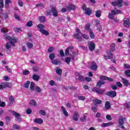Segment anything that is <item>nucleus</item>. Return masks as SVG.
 <instances>
[{
  "mask_svg": "<svg viewBox=\"0 0 130 130\" xmlns=\"http://www.w3.org/2000/svg\"><path fill=\"white\" fill-rule=\"evenodd\" d=\"M38 28H39L40 32H41L44 35H45L46 36H48V35H49V32L44 29V28H45L44 25L40 23L38 25Z\"/></svg>",
  "mask_w": 130,
  "mask_h": 130,
  "instance_id": "obj_1",
  "label": "nucleus"
},
{
  "mask_svg": "<svg viewBox=\"0 0 130 130\" xmlns=\"http://www.w3.org/2000/svg\"><path fill=\"white\" fill-rule=\"evenodd\" d=\"M124 121H126V118L125 117H121L118 119V127L120 128H122V129H124V126H123V123H124Z\"/></svg>",
  "mask_w": 130,
  "mask_h": 130,
  "instance_id": "obj_2",
  "label": "nucleus"
},
{
  "mask_svg": "<svg viewBox=\"0 0 130 130\" xmlns=\"http://www.w3.org/2000/svg\"><path fill=\"white\" fill-rule=\"evenodd\" d=\"M118 14H121V11L120 10H111V13H109L108 18L109 19H113V15H118Z\"/></svg>",
  "mask_w": 130,
  "mask_h": 130,
  "instance_id": "obj_3",
  "label": "nucleus"
},
{
  "mask_svg": "<svg viewBox=\"0 0 130 130\" xmlns=\"http://www.w3.org/2000/svg\"><path fill=\"white\" fill-rule=\"evenodd\" d=\"M76 30H77L78 33L75 34V35H74L73 36H74V38L78 39V40H79V41H82V40L83 39V37L80 35V34H81V31L80 30V29H79L78 28H77Z\"/></svg>",
  "mask_w": 130,
  "mask_h": 130,
  "instance_id": "obj_4",
  "label": "nucleus"
},
{
  "mask_svg": "<svg viewBox=\"0 0 130 130\" xmlns=\"http://www.w3.org/2000/svg\"><path fill=\"white\" fill-rule=\"evenodd\" d=\"M106 95H107V96H109V97H111V98H114V97H116L117 93L116 91L114 90H111L107 92L106 93Z\"/></svg>",
  "mask_w": 130,
  "mask_h": 130,
  "instance_id": "obj_5",
  "label": "nucleus"
},
{
  "mask_svg": "<svg viewBox=\"0 0 130 130\" xmlns=\"http://www.w3.org/2000/svg\"><path fill=\"white\" fill-rule=\"evenodd\" d=\"M122 0H117V1L112 2V5L114 7L118 6L119 8H121V7H122Z\"/></svg>",
  "mask_w": 130,
  "mask_h": 130,
  "instance_id": "obj_6",
  "label": "nucleus"
},
{
  "mask_svg": "<svg viewBox=\"0 0 130 130\" xmlns=\"http://www.w3.org/2000/svg\"><path fill=\"white\" fill-rule=\"evenodd\" d=\"M6 39L9 40L10 43L12 44L13 46H15V43H17L16 39H12L11 37L9 36H6Z\"/></svg>",
  "mask_w": 130,
  "mask_h": 130,
  "instance_id": "obj_7",
  "label": "nucleus"
},
{
  "mask_svg": "<svg viewBox=\"0 0 130 130\" xmlns=\"http://www.w3.org/2000/svg\"><path fill=\"white\" fill-rule=\"evenodd\" d=\"M75 75L80 82H84L85 81V77L81 75L79 72H76Z\"/></svg>",
  "mask_w": 130,
  "mask_h": 130,
  "instance_id": "obj_8",
  "label": "nucleus"
},
{
  "mask_svg": "<svg viewBox=\"0 0 130 130\" xmlns=\"http://www.w3.org/2000/svg\"><path fill=\"white\" fill-rule=\"evenodd\" d=\"M91 91L92 92H95V93H98V94H103V90L99 89L97 87H93L91 88Z\"/></svg>",
  "mask_w": 130,
  "mask_h": 130,
  "instance_id": "obj_9",
  "label": "nucleus"
},
{
  "mask_svg": "<svg viewBox=\"0 0 130 130\" xmlns=\"http://www.w3.org/2000/svg\"><path fill=\"white\" fill-rule=\"evenodd\" d=\"M88 48L90 51H94V49H95V43L93 42H90L88 45Z\"/></svg>",
  "mask_w": 130,
  "mask_h": 130,
  "instance_id": "obj_10",
  "label": "nucleus"
},
{
  "mask_svg": "<svg viewBox=\"0 0 130 130\" xmlns=\"http://www.w3.org/2000/svg\"><path fill=\"white\" fill-rule=\"evenodd\" d=\"M51 12L54 17H56L58 16V12H57V10H56V8L55 7H53L51 8Z\"/></svg>",
  "mask_w": 130,
  "mask_h": 130,
  "instance_id": "obj_11",
  "label": "nucleus"
},
{
  "mask_svg": "<svg viewBox=\"0 0 130 130\" xmlns=\"http://www.w3.org/2000/svg\"><path fill=\"white\" fill-rule=\"evenodd\" d=\"M122 81V83L124 85V86H125V87H128V85H129V83L128 82V80L124 78H121Z\"/></svg>",
  "mask_w": 130,
  "mask_h": 130,
  "instance_id": "obj_12",
  "label": "nucleus"
},
{
  "mask_svg": "<svg viewBox=\"0 0 130 130\" xmlns=\"http://www.w3.org/2000/svg\"><path fill=\"white\" fill-rule=\"evenodd\" d=\"M123 25L125 27H130V22H129V18H126L125 20L123 21Z\"/></svg>",
  "mask_w": 130,
  "mask_h": 130,
  "instance_id": "obj_13",
  "label": "nucleus"
},
{
  "mask_svg": "<svg viewBox=\"0 0 130 130\" xmlns=\"http://www.w3.org/2000/svg\"><path fill=\"white\" fill-rule=\"evenodd\" d=\"M90 69L92 70V71H96L97 69H98V66H97V63H96V62H92V64L91 66Z\"/></svg>",
  "mask_w": 130,
  "mask_h": 130,
  "instance_id": "obj_14",
  "label": "nucleus"
},
{
  "mask_svg": "<svg viewBox=\"0 0 130 130\" xmlns=\"http://www.w3.org/2000/svg\"><path fill=\"white\" fill-rule=\"evenodd\" d=\"M12 113L13 114V115L15 116V117L16 118V119L18 121H20L21 120V118H20V117L21 116V115H20V114L16 112L15 111H13L12 112Z\"/></svg>",
  "mask_w": 130,
  "mask_h": 130,
  "instance_id": "obj_15",
  "label": "nucleus"
},
{
  "mask_svg": "<svg viewBox=\"0 0 130 130\" xmlns=\"http://www.w3.org/2000/svg\"><path fill=\"white\" fill-rule=\"evenodd\" d=\"M74 49V47L72 46H70L69 47H68L66 51H65V55H69V53L70 52V51H72V50H73Z\"/></svg>",
  "mask_w": 130,
  "mask_h": 130,
  "instance_id": "obj_16",
  "label": "nucleus"
},
{
  "mask_svg": "<svg viewBox=\"0 0 130 130\" xmlns=\"http://www.w3.org/2000/svg\"><path fill=\"white\" fill-rule=\"evenodd\" d=\"M39 21L40 23H45L46 21V18L44 16L39 17Z\"/></svg>",
  "mask_w": 130,
  "mask_h": 130,
  "instance_id": "obj_17",
  "label": "nucleus"
},
{
  "mask_svg": "<svg viewBox=\"0 0 130 130\" xmlns=\"http://www.w3.org/2000/svg\"><path fill=\"white\" fill-rule=\"evenodd\" d=\"M4 88H12V83L10 82H2Z\"/></svg>",
  "mask_w": 130,
  "mask_h": 130,
  "instance_id": "obj_18",
  "label": "nucleus"
},
{
  "mask_svg": "<svg viewBox=\"0 0 130 130\" xmlns=\"http://www.w3.org/2000/svg\"><path fill=\"white\" fill-rule=\"evenodd\" d=\"M61 109L62 110V111L64 114L67 117L69 116V113L67 111V110H66V108H64V107L61 106Z\"/></svg>",
  "mask_w": 130,
  "mask_h": 130,
  "instance_id": "obj_19",
  "label": "nucleus"
},
{
  "mask_svg": "<svg viewBox=\"0 0 130 130\" xmlns=\"http://www.w3.org/2000/svg\"><path fill=\"white\" fill-rule=\"evenodd\" d=\"M78 116H79V113L77 111L75 112L74 115H73V119L75 121H78Z\"/></svg>",
  "mask_w": 130,
  "mask_h": 130,
  "instance_id": "obj_20",
  "label": "nucleus"
},
{
  "mask_svg": "<svg viewBox=\"0 0 130 130\" xmlns=\"http://www.w3.org/2000/svg\"><path fill=\"white\" fill-rule=\"evenodd\" d=\"M76 9V6L74 5H71L67 7V10L68 11H74Z\"/></svg>",
  "mask_w": 130,
  "mask_h": 130,
  "instance_id": "obj_21",
  "label": "nucleus"
},
{
  "mask_svg": "<svg viewBox=\"0 0 130 130\" xmlns=\"http://www.w3.org/2000/svg\"><path fill=\"white\" fill-rule=\"evenodd\" d=\"M56 73L58 76H61V74H62V71L61 69H60V68L57 67L56 68Z\"/></svg>",
  "mask_w": 130,
  "mask_h": 130,
  "instance_id": "obj_22",
  "label": "nucleus"
},
{
  "mask_svg": "<svg viewBox=\"0 0 130 130\" xmlns=\"http://www.w3.org/2000/svg\"><path fill=\"white\" fill-rule=\"evenodd\" d=\"M93 103L94 105H96V104H102V101L99 100V99H95L93 100Z\"/></svg>",
  "mask_w": 130,
  "mask_h": 130,
  "instance_id": "obj_23",
  "label": "nucleus"
},
{
  "mask_svg": "<svg viewBox=\"0 0 130 130\" xmlns=\"http://www.w3.org/2000/svg\"><path fill=\"white\" fill-rule=\"evenodd\" d=\"M104 84H105V81L103 80H100V81L98 82L97 84L96 85V86L99 87V88H100V87H101V85H104Z\"/></svg>",
  "mask_w": 130,
  "mask_h": 130,
  "instance_id": "obj_24",
  "label": "nucleus"
},
{
  "mask_svg": "<svg viewBox=\"0 0 130 130\" xmlns=\"http://www.w3.org/2000/svg\"><path fill=\"white\" fill-rule=\"evenodd\" d=\"M84 11L86 15H87L88 16H90L92 13V10H90V8H87V9H85Z\"/></svg>",
  "mask_w": 130,
  "mask_h": 130,
  "instance_id": "obj_25",
  "label": "nucleus"
},
{
  "mask_svg": "<svg viewBox=\"0 0 130 130\" xmlns=\"http://www.w3.org/2000/svg\"><path fill=\"white\" fill-rule=\"evenodd\" d=\"M29 105L30 106H36V105H37V103L36 101H35V100H32L30 101Z\"/></svg>",
  "mask_w": 130,
  "mask_h": 130,
  "instance_id": "obj_26",
  "label": "nucleus"
},
{
  "mask_svg": "<svg viewBox=\"0 0 130 130\" xmlns=\"http://www.w3.org/2000/svg\"><path fill=\"white\" fill-rule=\"evenodd\" d=\"M111 105H110V103L108 101H107L105 103V108L106 109L109 110L111 108Z\"/></svg>",
  "mask_w": 130,
  "mask_h": 130,
  "instance_id": "obj_27",
  "label": "nucleus"
},
{
  "mask_svg": "<svg viewBox=\"0 0 130 130\" xmlns=\"http://www.w3.org/2000/svg\"><path fill=\"white\" fill-rule=\"evenodd\" d=\"M110 125H113V123L109 122L102 124V126H103V127H105V126H110Z\"/></svg>",
  "mask_w": 130,
  "mask_h": 130,
  "instance_id": "obj_28",
  "label": "nucleus"
},
{
  "mask_svg": "<svg viewBox=\"0 0 130 130\" xmlns=\"http://www.w3.org/2000/svg\"><path fill=\"white\" fill-rule=\"evenodd\" d=\"M101 13H102L101 10H98V11H96L95 12V16L97 18H100V17H101Z\"/></svg>",
  "mask_w": 130,
  "mask_h": 130,
  "instance_id": "obj_29",
  "label": "nucleus"
},
{
  "mask_svg": "<svg viewBox=\"0 0 130 130\" xmlns=\"http://www.w3.org/2000/svg\"><path fill=\"white\" fill-rule=\"evenodd\" d=\"M115 43H112L111 45V47L110 48V51L112 52L114 51L115 50Z\"/></svg>",
  "mask_w": 130,
  "mask_h": 130,
  "instance_id": "obj_30",
  "label": "nucleus"
},
{
  "mask_svg": "<svg viewBox=\"0 0 130 130\" xmlns=\"http://www.w3.org/2000/svg\"><path fill=\"white\" fill-rule=\"evenodd\" d=\"M35 122H36L37 123H39V124L42 123L43 122V120H42L41 118L40 119H35L34 120Z\"/></svg>",
  "mask_w": 130,
  "mask_h": 130,
  "instance_id": "obj_31",
  "label": "nucleus"
},
{
  "mask_svg": "<svg viewBox=\"0 0 130 130\" xmlns=\"http://www.w3.org/2000/svg\"><path fill=\"white\" fill-rule=\"evenodd\" d=\"M52 64L57 65L58 63H60V62L58 60V59H53L51 61Z\"/></svg>",
  "mask_w": 130,
  "mask_h": 130,
  "instance_id": "obj_32",
  "label": "nucleus"
},
{
  "mask_svg": "<svg viewBox=\"0 0 130 130\" xmlns=\"http://www.w3.org/2000/svg\"><path fill=\"white\" fill-rule=\"evenodd\" d=\"M32 79L35 81H38V80H39V79H40V77H39V75H37L36 74H34L32 76Z\"/></svg>",
  "mask_w": 130,
  "mask_h": 130,
  "instance_id": "obj_33",
  "label": "nucleus"
},
{
  "mask_svg": "<svg viewBox=\"0 0 130 130\" xmlns=\"http://www.w3.org/2000/svg\"><path fill=\"white\" fill-rule=\"evenodd\" d=\"M72 58L71 57H68L65 58V62H67L68 64H70V62H71V60Z\"/></svg>",
  "mask_w": 130,
  "mask_h": 130,
  "instance_id": "obj_34",
  "label": "nucleus"
},
{
  "mask_svg": "<svg viewBox=\"0 0 130 130\" xmlns=\"http://www.w3.org/2000/svg\"><path fill=\"white\" fill-rule=\"evenodd\" d=\"M35 87V84L34 82H31L30 85V89L31 91H34V87Z\"/></svg>",
  "mask_w": 130,
  "mask_h": 130,
  "instance_id": "obj_35",
  "label": "nucleus"
},
{
  "mask_svg": "<svg viewBox=\"0 0 130 130\" xmlns=\"http://www.w3.org/2000/svg\"><path fill=\"white\" fill-rule=\"evenodd\" d=\"M29 85H30V81H26L24 84V88H25V89H28L29 88Z\"/></svg>",
  "mask_w": 130,
  "mask_h": 130,
  "instance_id": "obj_36",
  "label": "nucleus"
},
{
  "mask_svg": "<svg viewBox=\"0 0 130 130\" xmlns=\"http://www.w3.org/2000/svg\"><path fill=\"white\" fill-rule=\"evenodd\" d=\"M124 74L126 77H130V70H127L125 71Z\"/></svg>",
  "mask_w": 130,
  "mask_h": 130,
  "instance_id": "obj_37",
  "label": "nucleus"
},
{
  "mask_svg": "<svg viewBox=\"0 0 130 130\" xmlns=\"http://www.w3.org/2000/svg\"><path fill=\"white\" fill-rule=\"evenodd\" d=\"M89 32L90 37H91L92 39L95 38V35H94V32L92 31V30H89Z\"/></svg>",
  "mask_w": 130,
  "mask_h": 130,
  "instance_id": "obj_38",
  "label": "nucleus"
},
{
  "mask_svg": "<svg viewBox=\"0 0 130 130\" xmlns=\"http://www.w3.org/2000/svg\"><path fill=\"white\" fill-rule=\"evenodd\" d=\"M76 55H77V52H72V54H70V56H72V59H75V57H76Z\"/></svg>",
  "mask_w": 130,
  "mask_h": 130,
  "instance_id": "obj_39",
  "label": "nucleus"
},
{
  "mask_svg": "<svg viewBox=\"0 0 130 130\" xmlns=\"http://www.w3.org/2000/svg\"><path fill=\"white\" fill-rule=\"evenodd\" d=\"M50 59H51L52 60L54 59V58L55 57V54H53V53H51L49 55V56Z\"/></svg>",
  "mask_w": 130,
  "mask_h": 130,
  "instance_id": "obj_40",
  "label": "nucleus"
},
{
  "mask_svg": "<svg viewBox=\"0 0 130 130\" xmlns=\"http://www.w3.org/2000/svg\"><path fill=\"white\" fill-rule=\"evenodd\" d=\"M81 121H86L87 120V116L86 114L83 115V117L80 118Z\"/></svg>",
  "mask_w": 130,
  "mask_h": 130,
  "instance_id": "obj_41",
  "label": "nucleus"
},
{
  "mask_svg": "<svg viewBox=\"0 0 130 130\" xmlns=\"http://www.w3.org/2000/svg\"><path fill=\"white\" fill-rule=\"evenodd\" d=\"M32 25L33 22H32V21H29L26 23V26L27 27H32Z\"/></svg>",
  "mask_w": 130,
  "mask_h": 130,
  "instance_id": "obj_42",
  "label": "nucleus"
},
{
  "mask_svg": "<svg viewBox=\"0 0 130 130\" xmlns=\"http://www.w3.org/2000/svg\"><path fill=\"white\" fill-rule=\"evenodd\" d=\"M107 54L108 55V58H106V59H110V58H112V53L110 52H109L107 53Z\"/></svg>",
  "mask_w": 130,
  "mask_h": 130,
  "instance_id": "obj_43",
  "label": "nucleus"
},
{
  "mask_svg": "<svg viewBox=\"0 0 130 130\" xmlns=\"http://www.w3.org/2000/svg\"><path fill=\"white\" fill-rule=\"evenodd\" d=\"M85 28L86 30H88V32L91 31V30H92V29H91V28H90V24H86V26H85Z\"/></svg>",
  "mask_w": 130,
  "mask_h": 130,
  "instance_id": "obj_44",
  "label": "nucleus"
},
{
  "mask_svg": "<svg viewBox=\"0 0 130 130\" xmlns=\"http://www.w3.org/2000/svg\"><path fill=\"white\" fill-rule=\"evenodd\" d=\"M39 113L40 114H41V115H46V112H45L43 110H40Z\"/></svg>",
  "mask_w": 130,
  "mask_h": 130,
  "instance_id": "obj_45",
  "label": "nucleus"
},
{
  "mask_svg": "<svg viewBox=\"0 0 130 130\" xmlns=\"http://www.w3.org/2000/svg\"><path fill=\"white\" fill-rule=\"evenodd\" d=\"M36 7L37 8H39V7L44 8V4H43V3L38 4H37Z\"/></svg>",
  "mask_w": 130,
  "mask_h": 130,
  "instance_id": "obj_46",
  "label": "nucleus"
},
{
  "mask_svg": "<svg viewBox=\"0 0 130 130\" xmlns=\"http://www.w3.org/2000/svg\"><path fill=\"white\" fill-rule=\"evenodd\" d=\"M116 85L117 87H119V88H122V84L120 82H117Z\"/></svg>",
  "mask_w": 130,
  "mask_h": 130,
  "instance_id": "obj_47",
  "label": "nucleus"
},
{
  "mask_svg": "<svg viewBox=\"0 0 130 130\" xmlns=\"http://www.w3.org/2000/svg\"><path fill=\"white\" fill-rule=\"evenodd\" d=\"M26 45L28 48H32L33 47V44L31 43H27Z\"/></svg>",
  "mask_w": 130,
  "mask_h": 130,
  "instance_id": "obj_48",
  "label": "nucleus"
},
{
  "mask_svg": "<svg viewBox=\"0 0 130 130\" xmlns=\"http://www.w3.org/2000/svg\"><path fill=\"white\" fill-rule=\"evenodd\" d=\"M14 31H15V32H16L17 33H19V32L22 31V29L20 28H15L14 29Z\"/></svg>",
  "mask_w": 130,
  "mask_h": 130,
  "instance_id": "obj_49",
  "label": "nucleus"
},
{
  "mask_svg": "<svg viewBox=\"0 0 130 130\" xmlns=\"http://www.w3.org/2000/svg\"><path fill=\"white\" fill-rule=\"evenodd\" d=\"M95 27H97L98 31H99L100 32H101V31H102V27H101V24H100L99 25H96Z\"/></svg>",
  "mask_w": 130,
  "mask_h": 130,
  "instance_id": "obj_50",
  "label": "nucleus"
},
{
  "mask_svg": "<svg viewBox=\"0 0 130 130\" xmlns=\"http://www.w3.org/2000/svg\"><path fill=\"white\" fill-rule=\"evenodd\" d=\"M22 74L24 76H27V75H28V74H30V72H29V71L28 70L24 71L22 72Z\"/></svg>",
  "mask_w": 130,
  "mask_h": 130,
  "instance_id": "obj_51",
  "label": "nucleus"
},
{
  "mask_svg": "<svg viewBox=\"0 0 130 130\" xmlns=\"http://www.w3.org/2000/svg\"><path fill=\"white\" fill-rule=\"evenodd\" d=\"M26 112L27 114H31L32 113V110H31V109L28 108L26 110Z\"/></svg>",
  "mask_w": 130,
  "mask_h": 130,
  "instance_id": "obj_52",
  "label": "nucleus"
},
{
  "mask_svg": "<svg viewBox=\"0 0 130 130\" xmlns=\"http://www.w3.org/2000/svg\"><path fill=\"white\" fill-rule=\"evenodd\" d=\"M18 3L19 6H20V7H23V6L24 5V3L21 2V0H18Z\"/></svg>",
  "mask_w": 130,
  "mask_h": 130,
  "instance_id": "obj_53",
  "label": "nucleus"
},
{
  "mask_svg": "<svg viewBox=\"0 0 130 130\" xmlns=\"http://www.w3.org/2000/svg\"><path fill=\"white\" fill-rule=\"evenodd\" d=\"M4 0H0V8H4Z\"/></svg>",
  "mask_w": 130,
  "mask_h": 130,
  "instance_id": "obj_54",
  "label": "nucleus"
},
{
  "mask_svg": "<svg viewBox=\"0 0 130 130\" xmlns=\"http://www.w3.org/2000/svg\"><path fill=\"white\" fill-rule=\"evenodd\" d=\"M95 117L96 118H100V117H101V113L98 112L95 115Z\"/></svg>",
  "mask_w": 130,
  "mask_h": 130,
  "instance_id": "obj_55",
  "label": "nucleus"
},
{
  "mask_svg": "<svg viewBox=\"0 0 130 130\" xmlns=\"http://www.w3.org/2000/svg\"><path fill=\"white\" fill-rule=\"evenodd\" d=\"M36 91H37V92H38V93H40V92H41V89L40 88V87L36 86Z\"/></svg>",
  "mask_w": 130,
  "mask_h": 130,
  "instance_id": "obj_56",
  "label": "nucleus"
},
{
  "mask_svg": "<svg viewBox=\"0 0 130 130\" xmlns=\"http://www.w3.org/2000/svg\"><path fill=\"white\" fill-rule=\"evenodd\" d=\"M106 119H107V120H111V119H112L111 118V116H110V115H107L106 116Z\"/></svg>",
  "mask_w": 130,
  "mask_h": 130,
  "instance_id": "obj_57",
  "label": "nucleus"
},
{
  "mask_svg": "<svg viewBox=\"0 0 130 130\" xmlns=\"http://www.w3.org/2000/svg\"><path fill=\"white\" fill-rule=\"evenodd\" d=\"M9 101L12 103L15 102V99L13 96L9 97Z\"/></svg>",
  "mask_w": 130,
  "mask_h": 130,
  "instance_id": "obj_58",
  "label": "nucleus"
},
{
  "mask_svg": "<svg viewBox=\"0 0 130 130\" xmlns=\"http://www.w3.org/2000/svg\"><path fill=\"white\" fill-rule=\"evenodd\" d=\"M91 110H92L93 112H97V107H92L91 108Z\"/></svg>",
  "mask_w": 130,
  "mask_h": 130,
  "instance_id": "obj_59",
  "label": "nucleus"
},
{
  "mask_svg": "<svg viewBox=\"0 0 130 130\" xmlns=\"http://www.w3.org/2000/svg\"><path fill=\"white\" fill-rule=\"evenodd\" d=\"M100 79L102 81H103V80H107V77L104 76H100Z\"/></svg>",
  "mask_w": 130,
  "mask_h": 130,
  "instance_id": "obj_60",
  "label": "nucleus"
},
{
  "mask_svg": "<svg viewBox=\"0 0 130 130\" xmlns=\"http://www.w3.org/2000/svg\"><path fill=\"white\" fill-rule=\"evenodd\" d=\"M53 50H54V49H53V47H50L48 49V51L49 52H52Z\"/></svg>",
  "mask_w": 130,
  "mask_h": 130,
  "instance_id": "obj_61",
  "label": "nucleus"
},
{
  "mask_svg": "<svg viewBox=\"0 0 130 130\" xmlns=\"http://www.w3.org/2000/svg\"><path fill=\"white\" fill-rule=\"evenodd\" d=\"M60 55L62 57H63V56H64V53L63 52V50H60Z\"/></svg>",
  "mask_w": 130,
  "mask_h": 130,
  "instance_id": "obj_62",
  "label": "nucleus"
},
{
  "mask_svg": "<svg viewBox=\"0 0 130 130\" xmlns=\"http://www.w3.org/2000/svg\"><path fill=\"white\" fill-rule=\"evenodd\" d=\"M126 108L130 109V102L126 103L125 104Z\"/></svg>",
  "mask_w": 130,
  "mask_h": 130,
  "instance_id": "obj_63",
  "label": "nucleus"
},
{
  "mask_svg": "<svg viewBox=\"0 0 130 130\" xmlns=\"http://www.w3.org/2000/svg\"><path fill=\"white\" fill-rule=\"evenodd\" d=\"M124 68H125V69H130V65L128 64H124Z\"/></svg>",
  "mask_w": 130,
  "mask_h": 130,
  "instance_id": "obj_64",
  "label": "nucleus"
}]
</instances>
